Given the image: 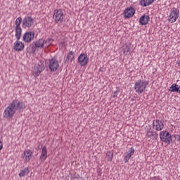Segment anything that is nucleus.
<instances>
[{
	"instance_id": "2f4dec72",
	"label": "nucleus",
	"mask_w": 180,
	"mask_h": 180,
	"mask_svg": "<svg viewBox=\"0 0 180 180\" xmlns=\"http://www.w3.org/2000/svg\"><path fill=\"white\" fill-rule=\"evenodd\" d=\"M4 144L2 143V141H0V151L3 148Z\"/></svg>"
},
{
	"instance_id": "6e6552de",
	"label": "nucleus",
	"mask_w": 180,
	"mask_h": 180,
	"mask_svg": "<svg viewBox=\"0 0 180 180\" xmlns=\"http://www.w3.org/2000/svg\"><path fill=\"white\" fill-rule=\"evenodd\" d=\"M60 67V63L56 57L49 60V68L51 72H56Z\"/></svg>"
},
{
	"instance_id": "9d476101",
	"label": "nucleus",
	"mask_w": 180,
	"mask_h": 180,
	"mask_svg": "<svg viewBox=\"0 0 180 180\" xmlns=\"http://www.w3.org/2000/svg\"><path fill=\"white\" fill-rule=\"evenodd\" d=\"M34 32L33 31L26 32L22 37L23 41L25 43H30V41L34 40Z\"/></svg>"
},
{
	"instance_id": "ddd939ff",
	"label": "nucleus",
	"mask_w": 180,
	"mask_h": 180,
	"mask_svg": "<svg viewBox=\"0 0 180 180\" xmlns=\"http://www.w3.org/2000/svg\"><path fill=\"white\" fill-rule=\"evenodd\" d=\"M153 127H155V130H158V131H161L164 129V123H162V121H160V120H154Z\"/></svg>"
},
{
	"instance_id": "473e14b6",
	"label": "nucleus",
	"mask_w": 180,
	"mask_h": 180,
	"mask_svg": "<svg viewBox=\"0 0 180 180\" xmlns=\"http://www.w3.org/2000/svg\"><path fill=\"white\" fill-rule=\"evenodd\" d=\"M131 101L132 102H134V101H136V99L131 98Z\"/></svg>"
},
{
	"instance_id": "1a4fd4ad",
	"label": "nucleus",
	"mask_w": 180,
	"mask_h": 180,
	"mask_svg": "<svg viewBox=\"0 0 180 180\" xmlns=\"http://www.w3.org/2000/svg\"><path fill=\"white\" fill-rule=\"evenodd\" d=\"M169 18L170 19L169 20V22H171V23H175V22H176V19L179 18V10L175 7H173L171 10Z\"/></svg>"
},
{
	"instance_id": "412c9836",
	"label": "nucleus",
	"mask_w": 180,
	"mask_h": 180,
	"mask_svg": "<svg viewBox=\"0 0 180 180\" xmlns=\"http://www.w3.org/2000/svg\"><path fill=\"white\" fill-rule=\"evenodd\" d=\"M154 2V0H140L139 4L141 6H148Z\"/></svg>"
},
{
	"instance_id": "0eeeda50",
	"label": "nucleus",
	"mask_w": 180,
	"mask_h": 180,
	"mask_svg": "<svg viewBox=\"0 0 180 180\" xmlns=\"http://www.w3.org/2000/svg\"><path fill=\"white\" fill-rule=\"evenodd\" d=\"M53 18L55 20V23H63V20H64L63 11H61V9L55 10L53 11Z\"/></svg>"
},
{
	"instance_id": "7ed1b4c3",
	"label": "nucleus",
	"mask_w": 180,
	"mask_h": 180,
	"mask_svg": "<svg viewBox=\"0 0 180 180\" xmlns=\"http://www.w3.org/2000/svg\"><path fill=\"white\" fill-rule=\"evenodd\" d=\"M148 85V82L138 80L135 83L134 89L136 94H143V92H146V88Z\"/></svg>"
},
{
	"instance_id": "c756f323",
	"label": "nucleus",
	"mask_w": 180,
	"mask_h": 180,
	"mask_svg": "<svg viewBox=\"0 0 180 180\" xmlns=\"http://www.w3.org/2000/svg\"><path fill=\"white\" fill-rule=\"evenodd\" d=\"M174 139L176 140V141L179 142L180 141V135L179 134H174L173 135Z\"/></svg>"
},
{
	"instance_id": "f8f14e48",
	"label": "nucleus",
	"mask_w": 180,
	"mask_h": 180,
	"mask_svg": "<svg viewBox=\"0 0 180 180\" xmlns=\"http://www.w3.org/2000/svg\"><path fill=\"white\" fill-rule=\"evenodd\" d=\"M134 13H136V10L132 6H130L124 10V16L127 19H130V18L134 16Z\"/></svg>"
},
{
	"instance_id": "a211bd4d",
	"label": "nucleus",
	"mask_w": 180,
	"mask_h": 180,
	"mask_svg": "<svg viewBox=\"0 0 180 180\" xmlns=\"http://www.w3.org/2000/svg\"><path fill=\"white\" fill-rule=\"evenodd\" d=\"M32 155H33V152H32L30 149L25 150L24 151L25 161H27V162H29V161L32 160Z\"/></svg>"
},
{
	"instance_id": "4468645a",
	"label": "nucleus",
	"mask_w": 180,
	"mask_h": 180,
	"mask_svg": "<svg viewBox=\"0 0 180 180\" xmlns=\"http://www.w3.org/2000/svg\"><path fill=\"white\" fill-rule=\"evenodd\" d=\"M46 160H47V147H46V146H44L42 148L39 160L41 161V162H44V161H46Z\"/></svg>"
},
{
	"instance_id": "6ab92c4d",
	"label": "nucleus",
	"mask_w": 180,
	"mask_h": 180,
	"mask_svg": "<svg viewBox=\"0 0 180 180\" xmlns=\"http://www.w3.org/2000/svg\"><path fill=\"white\" fill-rule=\"evenodd\" d=\"M146 136L149 139L151 138V140H157L158 139V134H157V131L148 130Z\"/></svg>"
},
{
	"instance_id": "dca6fc26",
	"label": "nucleus",
	"mask_w": 180,
	"mask_h": 180,
	"mask_svg": "<svg viewBox=\"0 0 180 180\" xmlns=\"http://www.w3.org/2000/svg\"><path fill=\"white\" fill-rule=\"evenodd\" d=\"M75 58V53L74 51H71L67 54V57L65 60V64H68V63H72V60Z\"/></svg>"
},
{
	"instance_id": "b1692460",
	"label": "nucleus",
	"mask_w": 180,
	"mask_h": 180,
	"mask_svg": "<svg viewBox=\"0 0 180 180\" xmlns=\"http://www.w3.org/2000/svg\"><path fill=\"white\" fill-rule=\"evenodd\" d=\"M29 172H30V171H29V168L21 170L19 174L20 178H22V176H26V175H29Z\"/></svg>"
},
{
	"instance_id": "bb28decb",
	"label": "nucleus",
	"mask_w": 180,
	"mask_h": 180,
	"mask_svg": "<svg viewBox=\"0 0 180 180\" xmlns=\"http://www.w3.org/2000/svg\"><path fill=\"white\" fill-rule=\"evenodd\" d=\"M51 41H53L52 39H48L44 41V44H46V47H49V46H51Z\"/></svg>"
},
{
	"instance_id": "39448f33",
	"label": "nucleus",
	"mask_w": 180,
	"mask_h": 180,
	"mask_svg": "<svg viewBox=\"0 0 180 180\" xmlns=\"http://www.w3.org/2000/svg\"><path fill=\"white\" fill-rule=\"evenodd\" d=\"M21 24L22 17H18L15 20V37L17 40H20V37H22V27H20Z\"/></svg>"
},
{
	"instance_id": "423d86ee",
	"label": "nucleus",
	"mask_w": 180,
	"mask_h": 180,
	"mask_svg": "<svg viewBox=\"0 0 180 180\" xmlns=\"http://www.w3.org/2000/svg\"><path fill=\"white\" fill-rule=\"evenodd\" d=\"M34 25V19L32 16H27L22 20V27L23 29H30Z\"/></svg>"
},
{
	"instance_id": "f257e3e1",
	"label": "nucleus",
	"mask_w": 180,
	"mask_h": 180,
	"mask_svg": "<svg viewBox=\"0 0 180 180\" xmlns=\"http://www.w3.org/2000/svg\"><path fill=\"white\" fill-rule=\"evenodd\" d=\"M24 110L25 104L20 102V101L15 99L5 109L3 114L4 117H5V119H12V117L15 116L16 110H18L20 112H22Z\"/></svg>"
},
{
	"instance_id": "cd10ccee",
	"label": "nucleus",
	"mask_w": 180,
	"mask_h": 180,
	"mask_svg": "<svg viewBox=\"0 0 180 180\" xmlns=\"http://www.w3.org/2000/svg\"><path fill=\"white\" fill-rule=\"evenodd\" d=\"M130 46L129 45H126V47L124 48V53L126 54H130Z\"/></svg>"
},
{
	"instance_id": "20e7f679",
	"label": "nucleus",
	"mask_w": 180,
	"mask_h": 180,
	"mask_svg": "<svg viewBox=\"0 0 180 180\" xmlns=\"http://www.w3.org/2000/svg\"><path fill=\"white\" fill-rule=\"evenodd\" d=\"M160 140L166 144H171L172 143V136L167 131H162L160 133Z\"/></svg>"
},
{
	"instance_id": "aec40b11",
	"label": "nucleus",
	"mask_w": 180,
	"mask_h": 180,
	"mask_svg": "<svg viewBox=\"0 0 180 180\" xmlns=\"http://www.w3.org/2000/svg\"><path fill=\"white\" fill-rule=\"evenodd\" d=\"M134 148H130L129 153H127V155L124 156V161L125 164H127V162H129V160H130V158H131V155H133V154H134Z\"/></svg>"
},
{
	"instance_id": "f3484780",
	"label": "nucleus",
	"mask_w": 180,
	"mask_h": 180,
	"mask_svg": "<svg viewBox=\"0 0 180 180\" xmlns=\"http://www.w3.org/2000/svg\"><path fill=\"white\" fill-rule=\"evenodd\" d=\"M148 22H150V16L143 15L141 17L139 20V23L142 25V26H146V25H148Z\"/></svg>"
},
{
	"instance_id": "f03ea898",
	"label": "nucleus",
	"mask_w": 180,
	"mask_h": 180,
	"mask_svg": "<svg viewBox=\"0 0 180 180\" xmlns=\"http://www.w3.org/2000/svg\"><path fill=\"white\" fill-rule=\"evenodd\" d=\"M46 65L44 60H39L38 63H35L34 67V77H39L46 70Z\"/></svg>"
},
{
	"instance_id": "393cba45",
	"label": "nucleus",
	"mask_w": 180,
	"mask_h": 180,
	"mask_svg": "<svg viewBox=\"0 0 180 180\" xmlns=\"http://www.w3.org/2000/svg\"><path fill=\"white\" fill-rule=\"evenodd\" d=\"M106 155L108 157V161L112 162V160H113V150L108 151Z\"/></svg>"
},
{
	"instance_id": "a878e982",
	"label": "nucleus",
	"mask_w": 180,
	"mask_h": 180,
	"mask_svg": "<svg viewBox=\"0 0 180 180\" xmlns=\"http://www.w3.org/2000/svg\"><path fill=\"white\" fill-rule=\"evenodd\" d=\"M30 49H31L30 53H31V54H34V53H36V49H37V46H36V44H30Z\"/></svg>"
},
{
	"instance_id": "4be33fe9",
	"label": "nucleus",
	"mask_w": 180,
	"mask_h": 180,
	"mask_svg": "<svg viewBox=\"0 0 180 180\" xmlns=\"http://www.w3.org/2000/svg\"><path fill=\"white\" fill-rule=\"evenodd\" d=\"M34 44L37 46V48L43 49L44 47V40H43L42 39H39L38 41H36L34 42Z\"/></svg>"
},
{
	"instance_id": "2eb2a0df",
	"label": "nucleus",
	"mask_w": 180,
	"mask_h": 180,
	"mask_svg": "<svg viewBox=\"0 0 180 180\" xmlns=\"http://www.w3.org/2000/svg\"><path fill=\"white\" fill-rule=\"evenodd\" d=\"M13 49L15 50V51H22V50L25 49V44H23L22 41H19L18 39L15 44H14Z\"/></svg>"
},
{
	"instance_id": "72a5a7b5",
	"label": "nucleus",
	"mask_w": 180,
	"mask_h": 180,
	"mask_svg": "<svg viewBox=\"0 0 180 180\" xmlns=\"http://www.w3.org/2000/svg\"><path fill=\"white\" fill-rule=\"evenodd\" d=\"M37 148H38V150H40V146H39L37 147Z\"/></svg>"
},
{
	"instance_id": "c85d7f7f",
	"label": "nucleus",
	"mask_w": 180,
	"mask_h": 180,
	"mask_svg": "<svg viewBox=\"0 0 180 180\" xmlns=\"http://www.w3.org/2000/svg\"><path fill=\"white\" fill-rule=\"evenodd\" d=\"M74 180H84L82 176H79V174H75L73 176Z\"/></svg>"
},
{
	"instance_id": "9b49d317",
	"label": "nucleus",
	"mask_w": 180,
	"mask_h": 180,
	"mask_svg": "<svg viewBox=\"0 0 180 180\" xmlns=\"http://www.w3.org/2000/svg\"><path fill=\"white\" fill-rule=\"evenodd\" d=\"M88 61H89V58L86 53H81L78 57V63L80 65L85 67L88 65Z\"/></svg>"
},
{
	"instance_id": "5701e85b",
	"label": "nucleus",
	"mask_w": 180,
	"mask_h": 180,
	"mask_svg": "<svg viewBox=\"0 0 180 180\" xmlns=\"http://www.w3.org/2000/svg\"><path fill=\"white\" fill-rule=\"evenodd\" d=\"M170 89L172 92H177V94L180 93V86H179L176 84H173L171 86H170Z\"/></svg>"
},
{
	"instance_id": "7c9ffc66",
	"label": "nucleus",
	"mask_w": 180,
	"mask_h": 180,
	"mask_svg": "<svg viewBox=\"0 0 180 180\" xmlns=\"http://www.w3.org/2000/svg\"><path fill=\"white\" fill-rule=\"evenodd\" d=\"M120 92V90H116L114 94H113V96L112 97L113 98H116V96H117V95H119V93Z\"/></svg>"
}]
</instances>
